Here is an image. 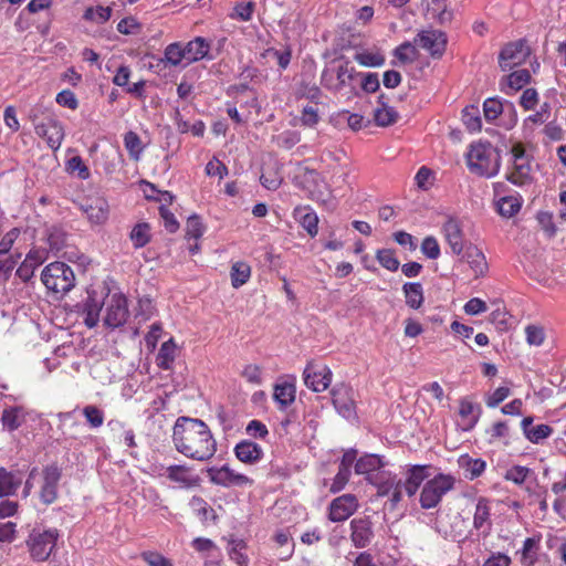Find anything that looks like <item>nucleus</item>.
Segmentation results:
<instances>
[{
	"mask_svg": "<svg viewBox=\"0 0 566 566\" xmlns=\"http://www.w3.org/2000/svg\"><path fill=\"white\" fill-rule=\"evenodd\" d=\"M172 441L179 453L192 460L208 461L217 452V442L209 427L200 419L178 418Z\"/></svg>",
	"mask_w": 566,
	"mask_h": 566,
	"instance_id": "1",
	"label": "nucleus"
},
{
	"mask_svg": "<svg viewBox=\"0 0 566 566\" xmlns=\"http://www.w3.org/2000/svg\"><path fill=\"white\" fill-rule=\"evenodd\" d=\"M467 163L471 172L490 178L499 172L501 157L490 143H478L471 145Z\"/></svg>",
	"mask_w": 566,
	"mask_h": 566,
	"instance_id": "2",
	"label": "nucleus"
},
{
	"mask_svg": "<svg viewBox=\"0 0 566 566\" xmlns=\"http://www.w3.org/2000/svg\"><path fill=\"white\" fill-rule=\"evenodd\" d=\"M60 533L56 528L35 526L29 534L27 546L31 557L36 562L49 559L56 547Z\"/></svg>",
	"mask_w": 566,
	"mask_h": 566,
	"instance_id": "3",
	"label": "nucleus"
},
{
	"mask_svg": "<svg viewBox=\"0 0 566 566\" xmlns=\"http://www.w3.org/2000/svg\"><path fill=\"white\" fill-rule=\"evenodd\" d=\"M41 280L48 290L54 293H66L75 284V275L72 269L63 262H53L46 265Z\"/></svg>",
	"mask_w": 566,
	"mask_h": 566,
	"instance_id": "4",
	"label": "nucleus"
},
{
	"mask_svg": "<svg viewBox=\"0 0 566 566\" xmlns=\"http://www.w3.org/2000/svg\"><path fill=\"white\" fill-rule=\"evenodd\" d=\"M455 479L450 474H438L429 480L420 494L422 509L436 507L442 497L454 488Z\"/></svg>",
	"mask_w": 566,
	"mask_h": 566,
	"instance_id": "5",
	"label": "nucleus"
},
{
	"mask_svg": "<svg viewBox=\"0 0 566 566\" xmlns=\"http://www.w3.org/2000/svg\"><path fill=\"white\" fill-rule=\"evenodd\" d=\"M357 75L355 67L345 61L336 67H326L322 73L321 83L329 91L339 92L349 86Z\"/></svg>",
	"mask_w": 566,
	"mask_h": 566,
	"instance_id": "6",
	"label": "nucleus"
},
{
	"mask_svg": "<svg viewBox=\"0 0 566 566\" xmlns=\"http://www.w3.org/2000/svg\"><path fill=\"white\" fill-rule=\"evenodd\" d=\"M512 170L507 174V180L517 186H523L532 179V167L528 157L521 144H515L512 149Z\"/></svg>",
	"mask_w": 566,
	"mask_h": 566,
	"instance_id": "7",
	"label": "nucleus"
},
{
	"mask_svg": "<svg viewBox=\"0 0 566 566\" xmlns=\"http://www.w3.org/2000/svg\"><path fill=\"white\" fill-rule=\"evenodd\" d=\"M304 384L315 392L326 390L332 382V371L326 365L310 361L303 371Z\"/></svg>",
	"mask_w": 566,
	"mask_h": 566,
	"instance_id": "8",
	"label": "nucleus"
},
{
	"mask_svg": "<svg viewBox=\"0 0 566 566\" xmlns=\"http://www.w3.org/2000/svg\"><path fill=\"white\" fill-rule=\"evenodd\" d=\"M531 51L525 41L518 40L506 44L499 56V64L502 71L512 70L523 64L528 57Z\"/></svg>",
	"mask_w": 566,
	"mask_h": 566,
	"instance_id": "9",
	"label": "nucleus"
},
{
	"mask_svg": "<svg viewBox=\"0 0 566 566\" xmlns=\"http://www.w3.org/2000/svg\"><path fill=\"white\" fill-rule=\"evenodd\" d=\"M350 541L356 548L368 547L375 538L374 522L370 516H359L350 521Z\"/></svg>",
	"mask_w": 566,
	"mask_h": 566,
	"instance_id": "10",
	"label": "nucleus"
},
{
	"mask_svg": "<svg viewBox=\"0 0 566 566\" xmlns=\"http://www.w3.org/2000/svg\"><path fill=\"white\" fill-rule=\"evenodd\" d=\"M127 318L128 307L126 297L120 293L112 294L107 302L104 324L111 328H115L125 324Z\"/></svg>",
	"mask_w": 566,
	"mask_h": 566,
	"instance_id": "11",
	"label": "nucleus"
},
{
	"mask_svg": "<svg viewBox=\"0 0 566 566\" xmlns=\"http://www.w3.org/2000/svg\"><path fill=\"white\" fill-rule=\"evenodd\" d=\"M208 475L212 483L223 488L251 485L253 483V480L249 476L235 472L227 464L221 468H210Z\"/></svg>",
	"mask_w": 566,
	"mask_h": 566,
	"instance_id": "12",
	"label": "nucleus"
},
{
	"mask_svg": "<svg viewBox=\"0 0 566 566\" xmlns=\"http://www.w3.org/2000/svg\"><path fill=\"white\" fill-rule=\"evenodd\" d=\"M332 400L342 417L346 419L355 418V391L352 387L344 384L337 385L332 390Z\"/></svg>",
	"mask_w": 566,
	"mask_h": 566,
	"instance_id": "13",
	"label": "nucleus"
},
{
	"mask_svg": "<svg viewBox=\"0 0 566 566\" xmlns=\"http://www.w3.org/2000/svg\"><path fill=\"white\" fill-rule=\"evenodd\" d=\"M44 119L45 122L42 124H35V133L41 138L45 139L52 150H57L64 138V128L62 124L51 115L45 116Z\"/></svg>",
	"mask_w": 566,
	"mask_h": 566,
	"instance_id": "14",
	"label": "nucleus"
},
{
	"mask_svg": "<svg viewBox=\"0 0 566 566\" xmlns=\"http://www.w3.org/2000/svg\"><path fill=\"white\" fill-rule=\"evenodd\" d=\"M358 509V501L353 494H344L334 499L329 504L328 518L332 522H343Z\"/></svg>",
	"mask_w": 566,
	"mask_h": 566,
	"instance_id": "15",
	"label": "nucleus"
},
{
	"mask_svg": "<svg viewBox=\"0 0 566 566\" xmlns=\"http://www.w3.org/2000/svg\"><path fill=\"white\" fill-rule=\"evenodd\" d=\"M415 43L427 50L431 56L440 57L447 45V36L438 30H427L418 33Z\"/></svg>",
	"mask_w": 566,
	"mask_h": 566,
	"instance_id": "16",
	"label": "nucleus"
},
{
	"mask_svg": "<svg viewBox=\"0 0 566 566\" xmlns=\"http://www.w3.org/2000/svg\"><path fill=\"white\" fill-rule=\"evenodd\" d=\"M24 473L18 468H0V499L14 496L22 486Z\"/></svg>",
	"mask_w": 566,
	"mask_h": 566,
	"instance_id": "17",
	"label": "nucleus"
},
{
	"mask_svg": "<svg viewBox=\"0 0 566 566\" xmlns=\"http://www.w3.org/2000/svg\"><path fill=\"white\" fill-rule=\"evenodd\" d=\"M60 479L61 470L56 465H48L43 469V483L40 491L42 503L49 505L57 499Z\"/></svg>",
	"mask_w": 566,
	"mask_h": 566,
	"instance_id": "18",
	"label": "nucleus"
},
{
	"mask_svg": "<svg viewBox=\"0 0 566 566\" xmlns=\"http://www.w3.org/2000/svg\"><path fill=\"white\" fill-rule=\"evenodd\" d=\"M446 241L451 248L452 253L461 255L468 245L463 240L461 223L454 218H449L442 227Z\"/></svg>",
	"mask_w": 566,
	"mask_h": 566,
	"instance_id": "19",
	"label": "nucleus"
},
{
	"mask_svg": "<svg viewBox=\"0 0 566 566\" xmlns=\"http://www.w3.org/2000/svg\"><path fill=\"white\" fill-rule=\"evenodd\" d=\"M237 459L245 464H254L263 457L262 448L250 440L240 441L234 448Z\"/></svg>",
	"mask_w": 566,
	"mask_h": 566,
	"instance_id": "20",
	"label": "nucleus"
},
{
	"mask_svg": "<svg viewBox=\"0 0 566 566\" xmlns=\"http://www.w3.org/2000/svg\"><path fill=\"white\" fill-rule=\"evenodd\" d=\"M102 306L103 300L97 297L95 291H88L83 305L84 323L88 328L95 327L99 322Z\"/></svg>",
	"mask_w": 566,
	"mask_h": 566,
	"instance_id": "21",
	"label": "nucleus"
},
{
	"mask_svg": "<svg viewBox=\"0 0 566 566\" xmlns=\"http://www.w3.org/2000/svg\"><path fill=\"white\" fill-rule=\"evenodd\" d=\"M182 50L185 54V65H189L206 57L210 50V44L205 38L197 36L186 45H182Z\"/></svg>",
	"mask_w": 566,
	"mask_h": 566,
	"instance_id": "22",
	"label": "nucleus"
},
{
	"mask_svg": "<svg viewBox=\"0 0 566 566\" xmlns=\"http://www.w3.org/2000/svg\"><path fill=\"white\" fill-rule=\"evenodd\" d=\"M460 256L461 261H464L470 265L475 276H480L485 273L488 265L484 254L475 245L469 243Z\"/></svg>",
	"mask_w": 566,
	"mask_h": 566,
	"instance_id": "23",
	"label": "nucleus"
},
{
	"mask_svg": "<svg viewBox=\"0 0 566 566\" xmlns=\"http://www.w3.org/2000/svg\"><path fill=\"white\" fill-rule=\"evenodd\" d=\"M530 81L531 74L527 70H517L503 78L501 90L509 95L524 87Z\"/></svg>",
	"mask_w": 566,
	"mask_h": 566,
	"instance_id": "24",
	"label": "nucleus"
},
{
	"mask_svg": "<svg viewBox=\"0 0 566 566\" xmlns=\"http://www.w3.org/2000/svg\"><path fill=\"white\" fill-rule=\"evenodd\" d=\"M491 507L489 501L485 497H480L475 505V512L473 516V526L475 530H482L488 534L491 530Z\"/></svg>",
	"mask_w": 566,
	"mask_h": 566,
	"instance_id": "25",
	"label": "nucleus"
},
{
	"mask_svg": "<svg viewBox=\"0 0 566 566\" xmlns=\"http://www.w3.org/2000/svg\"><path fill=\"white\" fill-rule=\"evenodd\" d=\"M87 218L96 224L103 223L108 217V203L103 198H95L83 206Z\"/></svg>",
	"mask_w": 566,
	"mask_h": 566,
	"instance_id": "26",
	"label": "nucleus"
},
{
	"mask_svg": "<svg viewBox=\"0 0 566 566\" xmlns=\"http://www.w3.org/2000/svg\"><path fill=\"white\" fill-rule=\"evenodd\" d=\"M177 356V345L172 338L163 343L157 357L156 364L163 370H170Z\"/></svg>",
	"mask_w": 566,
	"mask_h": 566,
	"instance_id": "27",
	"label": "nucleus"
},
{
	"mask_svg": "<svg viewBox=\"0 0 566 566\" xmlns=\"http://www.w3.org/2000/svg\"><path fill=\"white\" fill-rule=\"evenodd\" d=\"M459 467L464 471L467 479L474 480L479 478L485 470L486 463L482 459H473L468 454H463L458 459Z\"/></svg>",
	"mask_w": 566,
	"mask_h": 566,
	"instance_id": "28",
	"label": "nucleus"
},
{
	"mask_svg": "<svg viewBox=\"0 0 566 566\" xmlns=\"http://www.w3.org/2000/svg\"><path fill=\"white\" fill-rule=\"evenodd\" d=\"M294 217L311 237L317 234L318 218L314 211L308 208H296L294 210Z\"/></svg>",
	"mask_w": 566,
	"mask_h": 566,
	"instance_id": "29",
	"label": "nucleus"
},
{
	"mask_svg": "<svg viewBox=\"0 0 566 566\" xmlns=\"http://www.w3.org/2000/svg\"><path fill=\"white\" fill-rule=\"evenodd\" d=\"M384 95L378 97V103L380 106L374 111V119L378 126L386 127L396 123L398 113L392 107L388 106L384 102Z\"/></svg>",
	"mask_w": 566,
	"mask_h": 566,
	"instance_id": "30",
	"label": "nucleus"
},
{
	"mask_svg": "<svg viewBox=\"0 0 566 566\" xmlns=\"http://www.w3.org/2000/svg\"><path fill=\"white\" fill-rule=\"evenodd\" d=\"M25 420L22 408L11 407L2 411L1 422L6 430H17Z\"/></svg>",
	"mask_w": 566,
	"mask_h": 566,
	"instance_id": "31",
	"label": "nucleus"
},
{
	"mask_svg": "<svg viewBox=\"0 0 566 566\" xmlns=\"http://www.w3.org/2000/svg\"><path fill=\"white\" fill-rule=\"evenodd\" d=\"M459 415L464 422V429L469 430L474 427L480 416V408L469 400H461Z\"/></svg>",
	"mask_w": 566,
	"mask_h": 566,
	"instance_id": "32",
	"label": "nucleus"
},
{
	"mask_svg": "<svg viewBox=\"0 0 566 566\" xmlns=\"http://www.w3.org/2000/svg\"><path fill=\"white\" fill-rule=\"evenodd\" d=\"M384 467L381 459L376 454H367L357 460L355 472L357 474H370Z\"/></svg>",
	"mask_w": 566,
	"mask_h": 566,
	"instance_id": "33",
	"label": "nucleus"
},
{
	"mask_svg": "<svg viewBox=\"0 0 566 566\" xmlns=\"http://www.w3.org/2000/svg\"><path fill=\"white\" fill-rule=\"evenodd\" d=\"M424 479V467L416 465L409 470L408 478L402 484V488L409 496H412L416 494Z\"/></svg>",
	"mask_w": 566,
	"mask_h": 566,
	"instance_id": "34",
	"label": "nucleus"
},
{
	"mask_svg": "<svg viewBox=\"0 0 566 566\" xmlns=\"http://www.w3.org/2000/svg\"><path fill=\"white\" fill-rule=\"evenodd\" d=\"M402 290L406 296L407 305H409L411 308H419L423 303L422 285L418 282L406 283L402 286Z\"/></svg>",
	"mask_w": 566,
	"mask_h": 566,
	"instance_id": "35",
	"label": "nucleus"
},
{
	"mask_svg": "<svg viewBox=\"0 0 566 566\" xmlns=\"http://www.w3.org/2000/svg\"><path fill=\"white\" fill-rule=\"evenodd\" d=\"M522 207V200L515 196H506L497 201V211L504 218H512Z\"/></svg>",
	"mask_w": 566,
	"mask_h": 566,
	"instance_id": "36",
	"label": "nucleus"
},
{
	"mask_svg": "<svg viewBox=\"0 0 566 566\" xmlns=\"http://www.w3.org/2000/svg\"><path fill=\"white\" fill-rule=\"evenodd\" d=\"M273 396L275 401L285 408L295 400V387L289 382L276 385Z\"/></svg>",
	"mask_w": 566,
	"mask_h": 566,
	"instance_id": "37",
	"label": "nucleus"
},
{
	"mask_svg": "<svg viewBox=\"0 0 566 566\" xmlns=\"http://www.w3.org/2000/svg\"><path fill=\"white\" fill-rule=\"evenodd\" d=\"M251 276V268L245 262H235L231 268V283L238 289L245 284Z\"/></svg>",
	"mask_w": 566,
	"mask_h": 566,
	"instance_id": "38",
	"label": "nucleus"
},
{
	"mask_svg": "<svg viewBox=\"0 0 566 566\" xmlns=\"http://www.w3.org/2000/svg\"><path fill=\"white\" fill-rule=\"evenodd\" d=\"M129 238L134 248L139 249L145 247L150 241V227L148 223H137L130 231Z\"/></svg>",
	"mask_w": 566,
	"mask_h": 566,
	"instance_id": "39",
	"label": "nucleus"
},
{
	"mask_svg": "<svg viewBox=\"0 0 566 566\" xmlns=\"http://www.w3.org/2000/svg\"><path fill=\"white\" fill-rule=\"evenodd\" d=\"M166 475L170 481L180 483L181 485L189 486L191 478L189 475V468L185 465H170L166 469Z\"/></svg>",
	"mask_w": 566,
	"mask_h": 566,
	"instance_id": "40",
	"label": "nucleus"
},
{
	"mask_svg": "<svg viewBox=\"0 0 566 566\" xmlns=\"http://www.w3.org/2000/svg\"><path fill=\"white\" fill-rule=\"evenodd\" d=\"M462 120L467 128L471 132H479L481 129L482 123L480 112L479 108L474 105L467 106L463 109Z\"/></svg>",
	"mask_w": 566,
	"mask_h": 566,
	"instance_id": "41",
	"label": "nucleus"
},
{
	"mask_svg": "<svg viewBox=\"0 0 566 566\" xmlns=\"http://www.w3.org/2000/svg\"><path fill=\"white\" fill-rule=\"evenodd\" d=\"M164 60L171 66H178L185 61L182 45L179 42L171 43L166 46Z\"/></svg>",
	"mask_w": 566,
	"mask_h": 566,
	"instance_id": "42",
	"label": "nucleus"
},
{
	"mask_svg": "<svg viewBox=\"0 0 566 566\" xmlns=\"http://www.w3.org/2000/svg\"><path fill=\"white\" fill-rule=\"evenodd\" d=\"M376 259L380 265L388 271L395 272L399 269L400 262L390 249H380L376 252Z\"/></svg>",
	"mask_w": 566,
	"mask_h": 566,
	"instance_id": "43",
	"label": "nucleus"
},
{
	"mask_svg": "<svg viewBox=\"0 0 566 566\" xmlns=\"http://www.w3.org/2000/svg\"><path fill=\"white\" fill-rule=\"evenodd\" d=\"M112 15V8L109 7H91L85 10L84 18L96 23L106 22Z\"/></svg>",
	"mask_w": 566,
	"mask_h": 566,
	"instance_id": "44",
	"label": "nucleus"
},
{
	"mask_svg": "<svg viewBox=\"0 0 566 566\" xmlns=\"http://www.w3.org/2000/svg\"><path fill=\"white\" fill-rule=\"evenodd\" d=\"M395 55L401 63H412L418 57V50L415 44L405 42L395 50Z\"/></svg>",
	"mask_w": 566,
	"mask_h": 566,
	"instance_id": "45",
	"label": "nucleus"
},
{
	"mask_svg": "<svg viewBox=\"0 0 566 566\" xmlns=\"http://www.w3.org/2000/svg\"><path fill=\"white\" fill-rule=\"evenodd\" d=\"M83 415L92 428H99L104 422V413L96 406L88 405L83 408Z\"/></svg>",
	"mask_w": 566,
	"mask_h": 566,
	"instance_id": "46",
	"label": "nucleus"
},
{
	"mask_svg": "<svg viewBox=\"0 0 566 566\" xmlns=\"http://www.w3.org/2000/svg\"><path fill=\"white\" fill-rule=\"evenodd\" d=\"M66 168L71 174H76V176L83 180L90 177V169L80 156L70 158L66 163Z\"/></svg>",
	"mask_w": 566,
	"mask_h": 566,
	"instance_id": "47",
	"label": "nucleus"
},
{
	"mask_svg": "<svg viewBox=\"0 0 566 566\" xmlns=\"http://www.w3.org/2000/svg\"><path fill=\"white\" fill-rule=\"evenodd\" d=\"M504 105L497 98L491 97L485 99L483 104L484 116L488 120H493L502 114Z\"/></svg>",
	"mask_w": 566,
	"mask_h": 566,
	"instance_id": "48",
	"label": "nucleus"
},
{
	"mask_svg": "<svg viewBox=\"0 0 566 566\" xmlns=\"http://www.w3.org/2000/svg\"><path fill=\"white\" fill-rule=\"evenodd\" d=\"M124 144L129 155L135 159H138L143 150L139 136L134 132H128L125 134Z\"/></svg>",
	"mask_w": 566,
	"mask_h": 566,
	"instance_id": "49",
	"label": "nucleus"
},
{
	"mask_svg": "<svg viewBox=\"0 0 566 566\" xmlns=\"http://www.w3.org/2000/svg\"><path fill=\"white\" fill-rule=\"evenodd\" d=\"M526 342L531 346H541L545 340V331L538 325H528L525 328Z\"/></svg>",
	"mask_w": 566,
	"mask_h": 566,
	"instance_id": "50",
	"label": "nucleus"
},
{
	"mask_svg": "<svg viewBox=\"0 0 566 566\" xmlns=\"http://www.w3.org/2000/svg\"><path fill=\"white\" fill-rule=\"evenodd\" d=\"M205 232V227L198 216H191L187 220L186 235L189 239L198 240Z\"/></svg>",
	"mask_w": 566,
	"mask_h": 566,
	"instance_id": "51",
	"label": "nucleus"
},
{
	"mask_svg": "<svg viewBox=\"0 0 566 566\" xmlns=\"http://www.w3.org/2000/svg\"><path fill=\"white\" fill-rule=\"evenodd\" d=\"M245 544L243 541L232 543V547L229 552L230 558L239 566H248L249 558L244 554Z\"/></svg>",
	"mask_w": 566,
	"mask_h": 566,
	"instance_id": "52",
	"label": "nucleus"
},
{
	"mask_svg": "<svg viewBox=\"0 0 566 566\" xmlns=\"http://www.w3.org/2000/svg\"><path fill=\"white\" fill-rule=\"evenodd\" d=\"M355 60L364 66H380L384 64L385 59L379 53L361 52L355 55Z\"/></svg>",
	"mask_w": 566,
	"mask_h": 566,
	"instance_id": "53",
	"label": "nucleus"
},
{
	"mask_svg": "<svg viewBox=\"0 0 566 566\" xmlns=\"http://www.w3.org/2000/svg\"><path fill=\"white\" fill-rule=\"evenodd\" d=\"M254 9L255 3L252 1L240 2L235 4L234 13L231 17L247 22L251 20Z\"/></svg>",
	"mask_w": 566,
	"mask_h": 566,
	"instance_id": "54",
	"label": "nucleus"
},
{
	"mask_svg": "<svg viewBox=\"0 0 566 566\" xmlns=\"http://www.w3.org/2000/svg\"><path fill=\"white\" fill-rule=\"evenodd\" d=\"M421 252L429 259L436 260L440 255V247L434 237H426L421 243Z\"/></svg>",
	"mask_w": 566,
	"mask_h": 566,
	"instance_id": "55",
	"label": "nucleus"
},
{
	"mask_svg": "<svg viewBox=\"0 0 566 566\" xmlns=\"http://www.w3.org/2000/svg\"><path fill=\"white\" fill-rule=\"evenodd\" d=\"M530 473V469L526 467L514 465L509 469L505 473V480L512 481L515 484H522Z\"/></svg>",
	"mask_w": 566,
	"mask_h": 566,
	"instance_id": "56",
	"label": "nucleus"
},
{
	"mask_svg": "<svg viewBox=\"0 0 566 566\" xmlns=\"http://www.w3.org/2000/svg\"><path fill=\"white\" fill-rule=\"evenodd\" d=\"M552 428L547 424H538L536 427H533L531 431L527 432L526 438L533 442L538 443L542 440L546 439L552 433Z\"/></svg>",
	"mask_w": 566,
	"mask_h": 566,
	"instance_id": "57",
	"label": "nucleus"
},
{
	"mask_svg": "<svg viewBox=\"0 0 566 566\" xmlns=\"http://www.w3.org/2000/svg\"><path fill=\"white\" fill-rule=\"evenodd\" d=\"M163 333V326L160 323H154L150 326L149 332L145 336V343L148 349L154 350L157 346V343L161 336Z\"/></svg>",
	"mask_w": 566,
	"mask_h": 566,
	"instance_id": "58",
	"label": "nucleus"
},
{
	"mask_svg": "<svg viewBox=\"0 0 566 566\" xmlns=\"http://www.w3.org/2000/svg\"><path fill=\"white\" fill-rule=\"evenodd\" d=\"M142 557L149 566H174L169 559L156 552H145Z\"/></svg>",
	"mask_w": 566,
	"mask_h": 566,
	"instance_id": "59",
	"label": "nucleus"
},
{
	"mask_svg": "<svg viewBox=\"0 0 566 566\" xmlns=\"http://www.w3.org/2000/svg\"><path fill=\"white\" fill-rule=\"evenodd\" d=\"M536 546L537 541L534 538L528 537L524 541L522 549V563L524 565L530 566L534 563L533 551L536 548Z\"/></svg>",
	"mask_w": 566,
	"mask_h": 566,
	"instance_id": "60",
	"label": "nucleus"
},
{
	"mask_svg": "<svg viewBox=\"0 0 566 566\" xmlns=\"http://www.w3.org/2000/svg\"><path fill=\"white\" fill-rule=\"evenodd\" d=\"M350 476V469L339 467L338 472L334 479V482L331 486L332 492H339L348 482Z\"/></svg>",
	"mask_w": 566,
	"mask_h": 566,
	"instance_id": "61",
	"label": "nucleus"
},
{
	"mask_svg": "<svg viewBox=\"0 0 566 566\" xmlns=\"http://www.w3.org/2000/svg\"><path fill=\"white\" fill-rule=\"evenodd\" d=\"M56 103L70 109H75L78 105L75 94L70 90H64L56 95Z\"/></svg>",
	"mask_w": 566,
	"mask_h": 566,
	"instance_id": "62",
	"label": "nucleus"
},
{
	"mask_svg": "<svg viewBox=\"0 0 566 566\" xmlns=\"http://www.w3.org/2000/svg\"><path fill=\"white\" fill-rule=\"evenodd\" d=\"M19 235L20 229L18 228H12L8 231L0 241V254L9 252Z\"/></svg>",
	"mask_w": 566,
	"mask_h": 566,
	"instance_id": "63",
	"label": "nucleus"
},
{
	"mask_svg": "<svg viewBox=\"0 0 566 566\" xmlns=\"http://www.w3.org/2000/svg\"><path fill=\"white\" fill-rule=\"evenodd\" d=\"M511 558L503 553L492 554L483 564V566H510Z\"/></svg>",
	"mask_w": 566,
	"mask_h": 566,
	"instance_id": "64",
	"label": "nucleus"
}]
</instances>
